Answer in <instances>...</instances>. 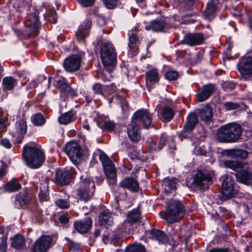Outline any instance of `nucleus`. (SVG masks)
I'll use <instances>...</instances> for the list:
<instances>
[{
	"instance_id": "f257e3e1",
	"label": "nucleus",
	"mask_w": 252,
	"mask_h": 252,
	"mask_svg": "<svg viewBox=\"0 0 252 252\" xmlns=\"http://www.w3.org/2000/svg\"><path fill=\"white\" fill-rule=\"evenodd\" d=\"M242 132V128L239 125L236 123H229L218 129V138L221 142H235L240 138Z\"/></svg>"
},
{
	"instance_id": "f03ea898",
	"label": "nucleus",
	"mask_w": 252,
	"mask_h": 252,
	"mask_svg": "<svg viewBox=\"0 0 252 252\" xmlns=\"http://www.w3.org/2000/svg\"><path fill=\"white\" fill-rule=\"evenodd\" d=\"M22 158L26 165L31 168L39 167L44 160L43 153L39 148L27 145L23 147Z\"/></svg>"
},
{
	"instance_id": "7ed1b4c3",
	"label": "nucleus",
	"mask_w": 252,
	"mask_h": 252,
	"mask_svg": "<svg viewBox=\"0 0 252 252\" xmlns=\"http://www.w3.org/2000/svg\"><path fill=\"white\" fill-rule=\"evenodd\" d=\"M185 209L178 200H172L167 203L166 212L163 219L169 223H173L181 220L185 215Z\"/></svg>"
},
{
	"instance_id": "20e7f679",
	"label": "nucleus",
	"mask_w": 252,
	"mask_h": 252,
	"mask_svg": "<svg viewBox=\"0 0 252 252\" xmlns=\"http://www.w3.org/2000/svg\"><path fill=\"white\" fill-rule=\"evenodd\" d=\"M102 63L108 72H111L116 63L117 54L112 43H105L100 51Z\"/></svg>"
},
{
	"instance_id": "39448f33",
	"label": "nucleus",
	"mask_w": 252,
	"mask_h": 252,
	"mask_svg": "<svg viewBox=\"0 0 252 252\" xmlns=\"http://www.w3.org/2000/svg\"><path fill=\"white\" fill-rule=\"evenodd\" d=\"M80 180L77 189V195L81 200L87 201L94 194L95 185L94 181L83 175L80 177Z\"/></svg>"
},
{
	"instance_id": "423d86ee",
	"label": "nucleus",
	"mask_w": 252,
	"mask_h": 252,
	"mask_svg": "<svg viewBox=\"0 0 252 252\" xmlns=\"http://www.w3.org/2000/svg\"><path fill=\"white\" fill-rule=\"evenodd\" d=\"M65 153L70 160L75 165H77L83 159V152L80 145L71 142L66 144Z\"/></svg>"
},
{
	"instance_id": "0eeeda50",
	"label": "nucleus",
	"mask_w": 252,
	"mask_h": 252,
	"mask_svg": "<svg viewBox=\"0 0 252 252\" xmlns=\"http://www.w3.org/2000/svg\"><path fill=\"white\" fill-rule=\"evenodd\" d=\"M214 176L212 172L197 171L194 177L193 183L200 189H207Z\"/></svg>"
},
{
	"instance_id": "6e6552de",
	"label": "nucleus",
	"mask_w": 252,
	"mask_h": 252,
	"mask_svg": "<svg viewBox=\"0 0 252 252\" xmlns=\"http://www.w3.org/2000/svg\"><path fill=\"white\" fill-rule=\"evenodd\" d=\"M238 70L243 78L245 80L252 75V57L245 56L242 58L237 64Z\"/></svg>"
},
{
	"instance_id": "1a4fd4ad",
	"label": "nucleus",
	"mask_w": 252,
	"mask_h": 252,
	"mask_svg": "<svg viewBox=\"0 0 252 252\" xmlns=\"http://www.w3.org/2000/svg\"><path fill=\"white\" fill-rule=\"evenodd\" d=\"M84 55V53L79 54H75L65 59L63 63L65 69L68 72H73L80 68L81 57Z\"/></svg>"
},
{
	"instance_id": "9d476101",
	"label": "nucleus",
	"mask_w": 252,
	"mask_h": 252,
	"mask_svg": "<svg viewBox=\"0 0 252 252\" xmlns=\"http://www.w3.org/2000/svg\"><path fill=\"white\" fill-rule=\"evenodd\" d=\"M197 122L198 119L196 115L193 113H190L187 118L183 129L179 134V137L186 138L189 136Z\"/></svg>"
},
{
	"instance_id": "9b49d317",
	"label": "nucleus",
	"mask_w": 252,
	"mask_h": 252,
	"mask_svg": "<svg viewBox=\"0 0 252 252\" xmlns=\"http://www.w3.org/2000/svg\"><path fill=\"white\" fill-rule=\"evenodd\" d=\"M52 239L49 235L41 236L34 243L32 252H46L51 247Z\"/></svg>"
},
{
	"instance_id": "f8f14e48",
	"label": "nucleus",
	"mask_w": 252,
	"mask_h": 252,
	"mask_svg": "<svg viewBox=\"0 0 252 252\" xmlns=\"http://www.w3.org/2000/svg\"><path fill=\"white\" fill-rule=\"evenodd\" d=\"M132 117L139 124L142 125L145 128H149L152 125V115L145 109L136 111Z\"/></svg>"
},
{
	"instance_id": "ddd939ff",
	"label": "nucleus",
	"mask_w": 252,
	"mask_h": 252,
	"mask_svg": "<svg viewBox=\"0 0 252 252\" xmlns=\"http://www.w3.org/2000/svg\"><path fill=\"white\" fill-rule=\"evenodd\" d=\"M222 180V193L224 196L227 198L231 197L235 193L234 181L232 177L229 175H225L221 176Z\"/></svg>"
},
{
	"instance_id": "4468645a",
	"label": "nucleus",
	"mask_w": 252,
	"mask_h": 252,
	"mask_svg": "<svg viewBox=\"0 0 252 252\" xmlns=\"http://www.w3.org/2000/svg\"><path fill=\"white\" fill-rule=\"evenodd\" d=\"M139 124L132 117L127 126V133L129 139L134 142H138L141 138Z\"/></svg>"
},
{
	"instance_id": "2eb2a0df",
	"label": "nucleus",
	"mask_w": 252,
	"mask_h": 252,
	"mask_svg": "<svg viewBox=\"0 0 252 252\" xmlns=\"http://www.w3.org/2000/svg\"><path fill=\"white\" fill-rule=\"evenodd\" d=\"M204 40V35L201 33H188L184 36L183 42L192 46L202 44Z\"/></svg>"
},
{
	"instance_id": "dca6fc26",
	"label": "nucleus",
	"mask_w": 252,
	"mask_h": 252,
	"mask_svg": "<svg viewBox=\"0 0 252 252\" xmlns=\"http://www.w3.org/2000/svg\"><path fill=\"white\" fill-rule=\"evenodd\" d=\"M119 186L126 189L131 192H137L139 189L137 181L133 177L124 178L120 182Z\"/></svg>"
},
{
	"instance_id": "f3484780",
	"label": "nucleus",
	"mask_w": 252,
	"mask_h": 252,
	"mask_svg": "<svg viewBox=\"0 0 252 252\" xmlns=\"http://www.w3.org/2000/svg\"><path fill=\"white\" fill-rule=\"evenodd\" d=\"M215 90V86L209 84L204 85L202 90L196 94V99L199 102H203L207 99Z\"/></svg>"
},
{
	"instance_id": "a211bd4d",
	"label": "nucleus",
	"mask_w": 252,
	"mask_h": 252,
	"mask_svg": "<svg viewBox=\"0 0 252 252\" xmlns=\"http://www.w3.org/2000/svg\"><path fill=\"white\" fill-rule=\"evenodd\" d=\"M56 86L62 93L68 95L74 96L76 95L75 91L70 87L66 82L64 78H60L56 81Z\"/></svg>"
},
{
	"instance_id": "6ab92c4d",
	"label": "nucleus",
	"mask_w": 252,
	"mask_h": 252,
	"mask_svg": "<svg viewBox=\"0 0 252 252\" xmlns=\"http://www.w3.org/2000/svg\"><path fill=\"white\" fill-rule=\"evenodd\" d=\"M92 224V220L89 218L84 220L76 221L74 222L75 229L80 233L83 234L87 232L90 228Z\"/></svg>"
},
{
	"instance_id": "aec40b11",
	"label": "nucleus",
	"mask_w": 252,
	"mask_h": 252,
	"mask_svg": "<svg viewBox=\"0 0 252 252\" xmlns=\"http://www.w3.org/2000/svg\"><path fill=\"white\" fill-rule=\"evenodd\" d=\"M70 174L65 170L58 169L56 173L55 183L59 185H64L69 183Z\"/></svg>"
},
{
	"instance_id": "412c9836",
	"label": "nucleus",
	"mask_w": 252,
	"mask_h": 252,
	"mask_svg": "<svg viewBox=\"0 0 252 252\" xmlns=\"http://www.w3.org/2000/svg\"><path fill=\"white\" fill-rule=\"evenodd\" d=\"M92 25L90 20H85L79 26L76 32V35L78 40L85 38L89 34V30Z\"/></svg>"
},
{
	"instance_id": "4be33fe9",
	"label": "nucleus",
	"mask_w": 252,
	"mask_h": 252,
	"mask_svg": "<svg viewBox=\"0 0 252 252\" xmlns=\"http://www.w3.org/2000/svg\"><path fill=\"white\" fill-rule=\"evenodd\" d=\"M247 166L248 164L246 163V165H244L243 169L239 170L235 174L237 179L239 182L246 184L252 179V173L246 169Z\"/></svg>"
},
{
	"instance_id": "5701e85b",
	"label": "nucleus",
	"mask_w": 252,
	"mask_h": 252,
	"mask_svg": "<svg viewBox=\"0 0 252 252\" xmlns=\"http://www.w3.org/2000/svg\"><path fill=\"white\" fill-rule=\"evenodd\" d=\"M147 235L153 239L157 240L159 243H164L167 241L166 234L162 231L153 229L147 232Z\"/></svg>"
},
{
	"instance_id": "b1692460",
	"label": "nucleus",
	"mask_w": 252,
	"mask_h": 252,
	"mask_svg": "<svg viewBox=\"0 0 252 252\" xmlns=\"http://www.w3.org/2000/svg\"><path fill=\"white\" fill-rule=\"evenodd\" d=\"M218 0H210L208 3L204 16L209 20H211L215 16L216 11V5Z\"/></svg>"
},
{
	"instance_id": "393cba45",
	"label": "nucleus",
	"mask_w": 252,
	"mask_h": 252,
	"mask_svg": "<svg viewBox=\"0 0 252 252\" xmlns=\"http://www.w3.org/2000/svg\"><path fill=\"white\" fill-rule=\"evenodd\" d=\"M227 156L233 158L246 159L249 155L248 151L243 149H230L226 151Z\"/></svg>"
},
{
	"instance_id": "a878e982",
	"label": "nucleus",
	"mask_w": 252,
	"mask_h": 252,
	"mask_svg": "<svg viewBox=\"0 0 252 252\" xmlns=\"http://www.w3.org/2000/svg\"><path fill=\"white\" fill-rule=\"evenodd\" d=\"M100 222L105 227L111 226L113 222V214L108 210L103 211L100 215Z\"/></svg>"
},
{
	"instance_id": "bb28decb",
	"label": "nucleus",
	"mask_w": 252,
	"mask_h": 252,
	"mask_svg": "<svg viewBox=\"0 0 252 252\" xmlns=\"http://www.w3.org/2000/svg\"><path fill=\"white\" fill-rule=\"evenodd\" d=\"M165 23L162 20L152 21L148 25L145 26L147 31L152 30L154 32L161 31L165 27Z\"/></svg>"
},
{
	"instance_id": "cd10ccee",
	"label": "nucleus",
	"mask_w": 252,
	"mask_h": 252,
	"mask_svg": "<svg viewBox=\"0 0 252 252\" xmlns=\"http://www.w3.org/2000/svg\"><path fill=\"white\" fill-rule=\"evenodd\" d=\"M199 116L201 120L203 121H210L213 116L212 108L209 105H206L199 110Z\"/></svg>"
},
{
	"instance_id": "c85d7f7f",
	"label": "nucleus",
	"mask_w": 252,
	"mask_h": 252,
	"mask_svg": "<svg viewBox=\"0 0 252 252\" xmlns=\"http://www.w3.org/2000/svg\"><path fill=\"white\" fill-rule=\"evenodd\" d=\"M140 41L138 36L134 32L130 34L129 36V48L134 54L136 53Z\"/></svg>"
},
{
	"instance_id": "c756f323",
	"label": "nucleus",
	"mask_w": 252,
	"mask_h": 252,
	"mask_svg": "<svg viewBox=\"0 0 252 252\" xmlns=\"http://www.w3.org/2000/svg\"><path fill=\"white\" fill-rule=\"evenodd\" d=\"M17 84V80L11 76L3 78L2 85L4 90H11Z\"/></svg>"
},
{
	"instance_id": "7c9ffc66",
	"label": "nucleus",
	"mask_w": 252,
	"mask_h": 252,
	"mask_svg": "<svg viewBox=\"0 0 252 252\" xmlns=\"http://www.w3.org/2000/svg\"><path fill=\"white\" fill-rule=\"evenodd\" d=\"M223 163L225 167L229 168L237 172L243 169L245 164L246 165V163L232 160L225 161Z\"/></svg>"
},
{
	"instance_id": "2f4dec72",
	"label": "nucleus",
	"mask_w": 252,
	"mask_h": 252,
	"mask_svg": "<svg viewBox=\"0 0 252 252\" xmlns=\"http://www.w3.org/2000/svg\"><path fill=\"white\" fill-rule=\"evenodd\" d=\"M15 128L18 135L25 134L27 131V125L25 119L24 118L19 119L16 122Z\"/></svg>"
},
{
	"instance_id": "473e14b6",
	"label": "nucleus",
	"mask_w": 252,
	"mask_h": 252,
	"mask_svg": "<svg viewBox=\"0 0 252 252\" xmlns=\"http://www.w3.org/2000/svg\"><path fill=\"white\" fill-rule=\"evenodd\" d=\"M174 113L171 108L169 106L164 107L161 111L162 120L163 122H169L173 119Z\"/></svg>"
},
{
	"instance_id": "72a5a7b5",
	"label": "nucleus",
	"mask_w": 252,
	"mask_h": 252,
	"mask_svg": "<svg viewBox=\"0 0 252 252\" xmlns=\"http://www.w3.org/2000/svg\"><path fill=\"white\" fill-rule=\"evenodd\" d=\"M176 184L177 181L176 179L173 178H165L163 180L162 185L165 191H169V190L176 188Z\"/></svg>"
},
{
	"instance_id": "f704fd0d",
	"label": "nucleus",
	"mask_w": 252,
	"mask_h": 252,
	"mask_svg": "<svg viewBox=\"0 0 252 252\" xmlns=\"http://www.w3.org/2000/svg\"><path fill=\"white\" fill-rule=\"evenodd\" d=\"M25 245V239L22 235H16L12 239V246L16 249H22Z\"/></svg>"
},
{
	"instance_id": "c9c22d12",
	"label": "nucleus",
	"mask_w": 252,
	"mask_h": 252,
	"mask_svg": "<svg viewBox=\"0 0 252 252\" xmlns=\"http://www.w3.org/2000/svg\"><path fill=\"white\" fill-rule=\"evenodd\" d=\"M140 217V213L138 209H133L127 214V220L130 223L137 222Z\"/></svg>"
},
{
	"instance_id": "e433bc0d",
	"label": "nucleus",
	"mask_w": 252,
	"mask_h": 252,
	"mask_svg": "<svg viewBox=\"0 0 252 252\" xmlns=\"http://www.w3.org/2000/svg\"><path fill=\"white\" fill-rule=\"evenodd\" d=\"M104 171L107 177L110 179L116 178V169L113 163L104 167Z\"/></svg>"
},
{
	"instance_id": "4c0bfd02",
	"label": "nucleus",
	"mask_w": 252,
	"mask_h": 252,
	"mask_svg": "<svg viewBox=\"0 0 252 252\" xmlns=\"http://www.w3.org/2000/svg\"><path fill=\"white\" fill-rule=\"evenodd\" d=\"M21 188V185L19 181L16 180L11 181L4 186L5 190L10 192L16 191Z\"/></svg>"
},
{
	"instance_id": "58836bf2",
	"label": "nucleus",
	"mask_w": 252,
	"mask_h": 252,
	"mask_svg": "<svg viewBox=\"0 0 252 252\" xmlns=\"http://www.w3.org/2000/svg\"><path fill=\"white\" fill-rule=\"evenodd\" d=\"M146 79L147 82H157L159 80L158 72L156 68L150 70L146 73Z\"/></svg>"
},
{
	"instance_id": "ea45409f",
	"label": "nucleus",
	"mask_w": 252,
	"mask_h": 252,
	"mask_svg": "<svg viewBox=\"0 0 252 252\" xmlns=\"http://www.w3.org/2000/svg\"><path fill=\"white\" fill-rule=\"evenodd\" d=\"M73 115L72 112L64 113L59 118V122L61 124L67 125L72 121Z\"/></svg>"
},
{
	"instance_id": "a19ab883",
	"label": "nucleus",
	"mask_w": 252,
	"mask_h": 252,
	"mask_svg": "<svg viewBox=\"0 0 252 252\" xmlns=\"http://www.w3.org/2000/svg\"><path fill=\"white\" fill-rule=\"evenodd\" d=\"M48 196V184L45 181L41 184L40 187V191L39 193V197L41 200H45Z\"/></svg>"
},
{
	"instance_id": "79ce46f5",
	"label": "nucleus",
	"mask_w": 252,
	"mask_h": 252,
	"mask_svg": "<svg viewBox=\"0 0 252 252\" xmlns=\"http://www.w3.org/2000/svg\"><path fill=\"white\" fill-rule=\"evenodd\" d=\"M32 121L36 126L43 125L45 123L43 116L41 114H35L32 116Z\"/></svg>"
},
{
	"instance_id": "37998d69",
	"label": "nucleus",
	"mask_w": 252,
	"mask_h": 252,
	"mask_svg": "<svg viewBox=\"0 0 252 252\" xmlns=\"http://www.w3.org/2000/svg\"><path fill=\"white\" fill-rule=\"evenodd\" d=\"M126 252H145V250L141 245H133L126 248Z\"/></svg>"
},
{
	"instance_id": "c03bdc74",
	"label": "nucleus",
	"mask_w": 252,
	"mask_h": 252,
	"mask_svg": "<svg viewBox=\"0 0 252 252\" xmlns=\"http://www.w3.org/2000/svg\"><path fill=\"white\" fill-rule=\"evenodd\" d=\"M56 204L61 209L69 208L70 202L67 199H58L55 201Z\"/></svg>"
},
{
	"instance_id": "a18cd8bd",
	"label": "nucleus",
	"mask_w": 252,
	"mask_h": 252,
	"mask_svg": "<svg viewBox=\"0 0 252 252\" xmlns=\"http://www.w3.org/2000/svg\"><path fill=\"white\" fill-rule=\"evenodd\" d=\"M28 20L31 22V24H32L34 27H36L39 23L38 16L36 12L30 14L28 16Z\"/></svg>"
},
{
	"instance_id": "49530a36",
	"label": "nucleus",
	"mask_w": 252,
	"mask_h": 252,
	"mask_svg": "<svg viewBox=\"0 0 252 252\" xmlns=\"http://www.w3.org/2000/svg\"><path fill=\"white\" fill-rule=\"evenodd\" d=\"M99 159L101 162L103 167L113 163L105 153H101L100 154Z\"/></svg>"
},
{
	"instance_id": "de8ad7c7",
	"label": "nucleus",
	"mask_w": 252,
	"mask_h": 252,
	"mask_svg": "<svg viewBox=\"0 0 252 252\" xmlns=\"http://www.w3.org/2000/svg\"><path fill=\"white\" fill-rule=\"evenodd\" d=\"M33 197L32 195L29 193H25L24 194H20L17 196V199L19 201H22L23 204H26L30 200H32Z\"/></svg>"
},
{
	"instance_id": "09e8293b",
	"label": "nucleus",
	"mask_w": 252,
	"mask_h": 252,
	"mask_svg": "<svg viewBox=\"0 0 252 252\" xmlns=\"http://www.w3.org/2000/svg\"><path fill=\"white\" fill-rule=\"evenodd\" d=\"M165 76L166 78L169 81L175 80L178 78V73L175 70H171L166 72Z\"/></svg>"
},
{
	"instance_id": "8fccbe9b",
	"label": "nucleus",
	"mask_w": 252,
	"mask_h": 252,
	"mask_svg": "<svg viewBox=\"0 0 252 252\" xmlns=\"http://www.w3.org/2000/svg\"><path fill=\"white\" fill-rule=\"evenodd\" d=\"M223 106L227 111L237 109L239 107L238 103L232 102H226L223 103Z\"/></svg>"
},
{
	"instance_id": "3c124183",
	"label": "nucleus",
	"mask_w": 252,
	"mask_h": 252,
	"mask_svg": "<svg viewBox=\"0 0 252 252\" xmlns=\"http://www.w3.org/2000/svg\"><path fill=\"white\" fill-rule=\"evenodd\" d=\"M77 1L84 7L92 6L94 3L95 0H76Z\"/></svg>"
},
{
	"instance_id": "603ef678",
	"label": "nucleus",
	"mask_w": 252,
	"mask_h": 252,
	"mask_svg": "<svg viewBox=\"0 0 252 252\" xmlns=\"http://www.w3.org/2000/svg\"><path fill=\"white\" fill-rule=\"evenodd\" d=\"M109 9L114 8L117 4V0H102Z\"/></svg>"
},
{
	"instance_id": "864d4df0",
	"label": "nucleus",
	"mask_w": 252,
	"mask_h": 252,
	"mask_svg": "<svg viewBox=\"0 0 252 252\" xmlns=\"http://www.w3.org/2000/svg\"><path fill=\"white\" fill-rule=\"evenodd\" d=\"M48 20L51 23H55L57 21L56 13L55 11H51L47 13Z\"/></svg>"
},
{
	"instance_id": "5fc2aeb1",
	"label": "nucleus",
	"mask_w": 252,
	"mask_h": 252,
	"mask_svg": "<svg viewBox=\"0 0 252 252\" xmlns=\"http://www.w3.org/2000/svg\"><path fill=\"white\" fill-rule=\"evenodd\" d=\"M93 90L95 94L103 95L102 88L100 84L95 83L92 87Z\"/></svg>"
},
{
	"instance_id": "6e6d98bb",
	"label": "nucleus",
	"mask_w": 252,
	"mask_h": 252,
	"mask_svg": "<svg viewBox=\"0 0 252 252\" xmlns=\"http://www.w3.org/2000/svg\"><path fill=\"white\" fill-rule=\"evenodd\" d=\"M148 143L150 144V150L151 152L158 151V147L157 146L156 143L153 141V139H150L148 140Z\"/></svg>"
},
{
	"instance_id": "4d7b16f0",
	"label": "nucleus",
	"mask_w": 252,
	"mask_h": 252,
	"mask_svg": "<svg viewBox=\"0 0 252 252\" xmlns=\"http://www.w3.org/2000/svg\"><path fill=\"white\" fill-rule=\"evenodd\" d=\"M115 123L111 121H107L104 123V127L108 130H112L115 127Z\"/></svg>"
},
{
	"instance_id": "13d9d810",
	"label": "nucleus",
	"mask_w": 252,
	"mask_h": 252,
	"mask_svg": "<svg viewBox=\"0 0 252 252\" xmlns=\"http://www.w3.org/2000/svg\"><path fill=\"white\" fill-rule=\"evenodd\" d=\"M13 2V5L15 7L20 8L24 6V0H11Z\"/></svg>"
},
{
	"instance_id": "bf43d9fd",
	"label": "nucleus",
	"mask_w": 252,
	"mask_h": 252,
	"mask_svg": "<svg viewBox=\"0 0 252 252\" xmlns=\"http://www.w3.org/2000/svg\"><path fill=\"white\" fill-rule=\"evenodd\" d=\"M0 144L2 146L5 147L6 148L9 149L11 147V144L9 140L7 139H2L0 141Z\"/></svg>"
},
{
	"instance_id": "052dcab7",
	"label": "nucleus",
	"mask_w": 252,
	"mask_h": 252,
	"mask_svg": "<svg viewBox=\"0 0 252 252\" xmlns=\"http://www.w3.org/2000/svg\"><path fill=\"white\" fill-rule=\"evenodd\" d=\"M166 141V140L165 138L163 136H161L160 137L159 141L158 146V151L161 150L164 147V146L165 145Z\"/></svg>"
},
{
	"instance_id": "680f3d73",
	"label": "nucleus",
	"mask_w": 252,
	"mask_h": 252,
	"mask_svg": "<svg viewBox=\"0 0 252 252\" xmlns=\"http://www.w3.org/2000/svg\"><path fill=\"white\" fill-rule=\"evenodd\" d=\"M70 249L73 251H76L80 249V245L78 243L71 242L69 245Z\"/></svg>"
},
{
	"instance_id": "e2e57ef3",
	"label": "nucleus",
	"mask_w": 252,
	"mask_h": 252,
	"mask_svg": "<svg viewBox=\"0 0 252 252\" xmlns=\"http://www.w3.org/2000/svg\"><path fill=\"white\" fill-rule=\"evenodd\" d=\"M7 244L5 241H1L0 244V251L1 252H6Z\"/></svg>"
},
{
	"instance_id": "0e129e2a",
	"label": "nucleus",
	"mask_w": 252,
	"mask_h": 252,
	"mask_svg": "<svg viewBox=\"0 0 252 252\" xmlns=\"http://www.w3.org/2000/svg\"><path fill=\"white\" fill-rule=\"evenodd\" d=\"M37 86V83L35 80H32L27 87V89H32V88H35Z\"/></svg>"
},
{
	"instance_id": "69168bd1",
	"label": "nucleus",
	"mask_w": 252,
	"mask_h": 252,
	"mask_svg": "<svg viewBox=\"0 0 252 252\" xmlns=\"http://www.w3.org/2000/svg\"><path fill=\"white\" fill-rule=\"evenodd\" d=\"M209 252H228V249L214 248L211 249Z\"/></svg>"
},
{
	"instance_id": "338daca9",
	"label": "nucleus",
	"mask_w": 252,
	"mask_h": 252,
	"mask_svg": "<svg viewBox=\"0 0 252 252\" xmlns=\"http://www.w3.org/2000/svg\"><path fill=\"white\" fill-rule=\"evenodd\" d=\"M59 220L61 223L66 224L68 221V218L65 215H62L60 216Z\"/></svg>"
},
{
	"instance_id": "774afa93",
	"label": "nucleus",
	"mask_w": 252,
	"mask_h": 252,
	"mask_svg": "<svg viewBox=\"0 0 252 252\" xmlns=\"http://www.w3.org/2000/svg\"><path fill=\"white\" fill-rule=\"evenodd\" d=\"M119 237L117 235H113L111 239V243L113 245H115L119 240Z\"/></svg>"
}]
</instances>
